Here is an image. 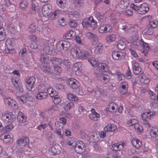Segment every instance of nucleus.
Here are the masks:
<instances>
[{
    "label": "nucleus",
    "instance_id": "nucleus-28",
    "mask_svg": "<svg viewBox=\"0 0 158 158\" xmlns=\"http://www.w3.org/2000/svg\"><path fill=\"white\" fill-rule=\"evenodd\" d=\"M131 143L133 146L136 149L140 148L142 145L141 142L138 139L134 138L131 140Z\"/></svg>",
    "mask_w": 158,
    "mask_h": 158
},
{
    "label": "nucleus",
    "instance_id": "nucleus-10",
    "mask_svg": "<svg viewBox=\"0 0 158 158\" xmlns=\"http://www.w3.org/2000/svg\"><path fill=\"white\" fill-rule=\"evenodd\" d=\"M117 127L114 124H108L104 128V131H102L99 134L101 138H104L106 135L107 132L110 131H114L116 129Z\"/></svg>",
    "mask_w": 158,
    "mask_h": 158
},
{
    "label": "nucleus",
    "instance_id": "nucleus-64",
    "mask_svg": "<svg viewBox=\"0 0 158 158\" xmlns=\"http://www.w3.org/2000/svg\"><path fill=\"white\" fill-rule=\"evenodd\" d=\"M69 25L71 28L76 27L78 25L77 23L75 21V20H71L69 23Z\"/></svg>",
    "mask_w": 158,
    "mask_h": 158
},
{
    "label": "nucleus",
    "instance_id": "nucleus-4",
    "mask_svg": "<svg viewBox=\"0 0 158 158\" xmlns=\"http://www.w3.org/2000/svg\"><path fill=\"white\" fill-rule=\"evenodd\" d=\"M130 7L140 14L146 13L149 10L148 5L146 3H143L139 6L131 4L130 5Z\"/></svg>",
    "mask_w": 158,
    "mask_h": 158
},
{
    "label": "nucleus",
    "instance_id": "nucleus-6",
    "mask_svg": "<svg viewBox=\"0 0 158 158\" xmlns=\"http://www.w3.org/2000/svg\"><path fill=\"white\" fill-rule=\"evenodd\" d=\"M2 120L6 123H11L15 119V116L13 113L8 111H5L2 113V115H0Z\"/></svg>",
    "mask_w": 158,
    "mask_h": 158
},
{
    "label": "nucleus",
    "instance_id": "nucleus-31",
    "mask_svg": "<svg viewBox=\"0 0 158 158\" xmlns=\"http://www.w3.org/2000/svg\"><path fill=\"white\" fill-rule=\"evenodd\" d=\"M103 50V44L101 42H99L94 49V52L96 54H101Z\"/></svg>",
    "mask_w": 158,
    "mask_h": 158
},
{
    "label": "nucleus",
    "instance_id": "nucleus-30",
    "mask_svg": "<svg viewBox=\"0 0 158 158\" xmlns=\"http://www.w3.org/2000/svg\"><path fill=\"white\" fill-rule=\"evenodd\" d=\"M6 45L8 49V52L10 53H13L15 51L13 49V44L10 39H8L6 40Z\"/></svg>",
    "mask_w": 158,
    "mask_h": 158
},
{
    "label": "nucleus",
    "instance_id": "nucleus-58",
    "mask_svg": "<svg viewBox=\"0 0 158 158\" xmlns=\"http://www.w3.org/2000/svg\"><path fill=\"white\" fill-rule=\"evenodd\" d=\"M40 119L41 123L37 127V129L39 130H41L42 129H45L46 128L48 125V124L46 123H43L44 122H42L40 118Z\"/></svg>",
    "mask_w": 158,
    "mask_h": 158
},
{
    "label": "nucleus",
    "instance_id": "nucleus-49",
    "mask_svg": "<svg viewBox=\"0 0 158 158\" xmlns=\"http://www.w3.org/2000/svg\"><path fill=\"white\" fill-rule=\"evenodd\" d=\"M153 28L148 25V28L143 31V33L148 35H151L153 33Z\"/></svg>",
    "mask_w": 158,
    "mask_h": 158
},
{
    "label": "nucleus",
    "instance_id": "nucleus-34",
    "mask_svg": "<svg viewBox=\"0 0 158 158\" xmlns=\"http://www.w3.org/2000/svg\"><path fill=\"white\" fill-rule=\"evenodd\" d=\"M29 95L26 94L24 95L17 97V100L19 102L22 104L27 102L29 98Z\"/></svg>",
    "mask_w": 158,
    "mask_h": 158
},
{
    "label": "nucleus",
    "instance_id": "nucleus-53",
    "mask_svg": "<svg viewBox=\"0 0 158 158\" xmlns=\"http://www.w3.org/2000/svg\"><path fill=\"white\" fill-rule=\"evenodd\" d=\"M51 60L52 63L54 64H61L62 63L61 60L59 58H52Z\"/></svg>",
    "mask_w": 158,
    "mask_h": 158
},
{
    "label": "nucleus",
    "instance_id": "nucleus-24",
    "mask_svg": "<svg viewBox=\"0 0 158 158\" xmlns=\"http://www.w3.org/2000/svg\"><path fill=\"white\" fill-rule=\"evenodd\" d=\"M132 68L133 73L135 75L139 74L141 70L138 63L135 61L132 62Z\"/></svg>",
    "mask_w": 158,
    "mask_h": 158
},
{
    "label": "nucleus",
    "instance_id": "nucleus-43",
    "mask_svg": "<svg viewBox=\"0 0 158 158\" xmlns=\"http://www.w3.org/2000/svg\"><path fill=\"white\" fill-rule=\"evenodd\" d=\"M116 39V35L114 34L109 35L106 36V41L108 43H110L114 41Z\"/></svg>",
    "mask_w": 158,
    "mask_h": 158
},
{
    "label": "nucleus",
    "instance_id": "nucleus-44",
    "mask_svg": "<svg viewBox=\"0 0 158 158\" xmlns=\"http://www.w3.org/2000/svg\"><path fill=\"white\" fill-rule=\"evenodd\" d=\"M47 92L50 96L52 97L57 94V92L52 87H50L47 89Z\"/></svg>",
    "mask_w": 158,
    "mask_h": 158
},
{
    "label": "nucleus",
    "instance_id": "nucleus-57",
    "mask_svg": "<svg viewBox=\"0 0 158 158\" xmlns=\"http://www.w3.org/2000/svg\"><path fill=\"white\" fill-rule=\"evenodd\" d=\"M158 24V22L157 20L153 19L150 21L148 25L154 28L156 27Z\"/></svg>",
    "mask_w": 158,
    "mask_h": 158
},
{
    "label": "nucleus",
    "instance_id": "nucleus-9",
    "mask_svg": "<svg viewBox=\"0 0 158 158\" xmlns=\"http://www.w3.org/2000/svg\"><path fill=\"white\" fill-rule=\"evenodd\" d=\"M12 84L20 93L23 92L22 84L20 83L19 78L18 77H13L11 78Z\"/></svg>",
    "mask_w": 158,
    "mask_h": 158
},
{
    "label": "nucleus",
    "instance_id": "nucleus-29",
    "mask_svg": "<svg viewBox=\"0 0 158 158\" xmlns=\"http://www.w3.org/2000/svg\"><path fill=\"white\" fill-rule=\"evenodd\" d=\"M61 13V10L57 9L55 10L53 12L50 13L48 17L50 20H54L56 18L57 16H58Z\"/></svg>",
    "mask_w": 158,
    "mask_h": 158
},
{
    "label": "nucleus",
    "instance_id": "nucleus-14",
    "mask_svg": "<svg viewBox=\"0 0 158 158\" xmlns=\"http://www.w3.org/2000/svg\"><path fill=\"white\" fill-rule=\"evenodd\" d=\"M4 102L6 106L12 107L15 109L18 108L16 102L10 98H5L4 99Z\"/></svg>",
    "mask_w": 158,
    "mask_h": 158
},
{
    "label": "nucleus",
    "instance_id": "nucleus-55",
    "mask_svg": "<svg viewBox=\"0 0 158 158\" xmlns=\"http://www.w3.org/2000/svg\"><path fill=\"white\" fill-rule=\"evenodd\" d=\"M62 44L63 47V50H67L70 46V43L68 41H62Z\"/></svg>",
    "mask_w": 158,
    "mask_h": 158
},
{
    "label": "nucleus",
    "instance_id": "nucleus-63",
    "mask_svg": "<svg viewBox=\"0 0 158 158\" xmlns=\"http://www.w3.org/2000/svg\"><path fill=\"white\" fill-rule=\"evenodd\" d=\"M54 133L56 135L57 137L59 139H63V135L61 133V130L58 129L54 131Z\"/></svg>",
    "mask_w": 158,
    "mask_h": 158
},
{
    "label": "nucleus",
    "instance_id": "nucleus-3",
    "mask_svg": "<svg viewBox=\"0 0 158 158\" xmlns=\"http://www.w3.org/2000/svg\"><path fill=\"white\" fill-rule=\"evenodd\" d=\"M58 107L56 106H53L49 108L47 111L41 112L40 114V118L42 122H48L50 118L49 115L53 114L55 111L58 110Z\"/></svg>",
    "mask_w": 158,
    "mask_h": 158
},
{
    "label": "nucleus",
    "instance_id": "nucleus-17",
    "mask_svg": "<svg viewBox=\"0 0 158 158\" xmlns=\"http://www.w3.org/2000/svg\"><path fill=\"white\" fill-rule=\"evenodd\" d=\"M52 6L50 4L43 5L42 8V12L43 15L45 16H48L51 13Z\"/></svg>",
    "mask_w": 158,
    "mask_h": 158
},
{
    "label": "nucleus",
    "instance_id": "nucleus-15",
    "mask_svg": "<svg viewBox=\"0 0 158 158\" xmlns=\"http://www.w3.org/2000/svg\"><path fill=\"white\" fill-rule=\"evenodd\" d=\"M67 84L69 87L73 89L78 88L80 85L78 81L73 78L68 79L67 81Z\"/></svg>",
    "mask_w": 158,
    "mask_h": 158
},
{
    "label": "nucleus",
    "instance_id": "nucleus-21",
    "mask_svg": "<svg viewBox=\"0 0 158 158\" xmlns=\"http://www.w3.org/2000/svg\"><path fill=\"white\" fill-rule=\"evenodd\" d=\"M49 150L52 155L58 154L60 153L61 147L59 144L55 145L52 146Z\"/></svg>",
    "mask_w": 158,
    "mask_h": 158
},
{
    "label": "nucleus",
    "instance_id": "nucleus-50",
    "mask_svg": "<svg viewBox=\"0 0 158 158\" xmlns=\"http://www.w3.org/2000/svg\"><path fill=\"white\" fill-rule=\"evenodd\" d=\"M142 47L144 49V50L143 51V52L144 54V55H146L147 53L148 52L150 49L149 47L148 44L144 42L143 44Z\"/></svg>",
    "mask_w": 158,
    "mask_h": 158
},
{
    "label": "nucleus",
    "instance_id": "nucleus-62",
    "mask_svg": "<svg viewBox=\"0 0 158 158\" xmlns=\"http://www.w3.org/2000/svg\"><path fill=\"white\" fill-rule=\"evenodd\" d=\"M117 46L118 49L120 50H123L126 47V45L124 42L120 41L118 44Z\"/></svg>",
    "mask_w": 158,
    "mask_h": 158
},
{
    "label": "nucleus",
    "instance_id": "nucleus-41",
    "mask_svg": "<svg viewBox=\"0 0 158 158\" xmlns=\"http://www.w3.org/2000/svg\"><path fill=\"white\" fill-rule=\"evenodd\" d=\"M40 60L42 64H48L49 62L48 57L44 54L41 55Z\"/></svg>",
    "mask_w": 158,
    "mask_h": 158
},
{
    "label": "nucleus",
    "instance_id": "nucleus-25",
    "mask_svg": "<svg viewBox=\"0 0 158 158\" xmlns=\"http://www.w3.org/2000/svg\"><path fill=\"white\" fill-rule=\"evenodd\" d=\"M118 108V106L117 104L114 102H111L109 103L108 107L106 108V110L113 113H115L117 111Z\"/></svg>",
    "mask_w": 158,
    "mask_h": 158
},
{
    "label": "nucleus",
    "instance_id": "nucleus-1",
    "mask_svg": "<svg viewBox=\"0 0 158 158\" xmlns=\"http://www.w3.org/2000/svg\"><path fill=\"white\" fill-rule=\"evenodd\" d=\"M70 54L74 58L80 60L86 59L91 54L90 52L88 50L80 49L77 47L73 48L71 49Z\"/></svg>",
    "mask_w": 158,
    "mask_h": 158
},
{
    "label": "nucleus",
    "instance_id": "nucleus-59",
    "mask_svg": "<svg viewBox=\"0 0 158 158\" xmlns=\"http://www.w3.org/2000/svg\"><path fill=\"white\" fill-rule=\"evenodd\" d=\"M52 97L54 98L53 99V100L54 103L55 104H58L61 101V98L57 94L55 96Z\"/></svg>",
    "mask_w": 158,
    "mask_h": 158
},
{
    "label": "nucleus",
    "instance_id": "nucleus-36",
    "mask_svg": "<svg viewBox=\"0 0 158 158\" xmlns=\"http://www.w3.org/2000/svg\"><path fill=\"white\" fill-rule=\"evenodd\" d=\"M17 119L18 121L21 123H23L26 121V118L21 112L18 113Z\"/></svg>",
    "mask_w": 158,
    "mask_h": 158
},
{
    "label": "nucleus",
    "instance_id": "nucleus-42",
    "mask_svg": "<svg viewBox=\"0 0 158 158\" xmlns=\"http://www.w3.org/2000/svg\"><path fill=\"white\" fill-rule=\"evenodd\" d=\"M41 69L43 72L46 73H50L52 71L51 68L48 64H42Z\"/></svg>",
    "mask_w": 158,
    "mask_h": 158
},
{
    "label": "nucleus",
    "instance_id": "nucleus-51",
    "mask_svg": "<svg viewBox=\"0 0 158 158\" xmlns=\"http://www.w3.org/2000/svg\"><path fill=\"white\" fill-rule=\"evenodd\" d=\"M135 131L137 133H140L143 131L142 127L139 124V123L136 124L134 126Z\"/></svg>",
    "mask_w": 158,
    "mask_h": 158
},
{
    "label": "nucleus",
    "instance_id": "nucleus-61",
    "mask_svg": "<svg viewBox=\"0 0 158 158\" xmlns=\"http://www.w3.org/2000/svg\"><path fill=\"white\" fill-rule=\"evenodd\" d=\"M74 104L73 102H72L67 103L64 108L65 111H68L71 108L74 106Z\"/></svg>",
    "mask_w": 158,
    "mask_h": 158
},
{
    "label": "nucleus",
    "instance_id": "nucleus-7",
    "mask_svg": "<svg viewBox=\"0 0 158 158\" xmlns=\"http://www.w3.org/2000/svg\"><path fill=\"white\" fill-rule=\"evenodd\" d=\"M97 24V22L94 20L92 16H89L88 18L83 19L82 23V25L84 28L91 27L94 28L96 27Z\"/></svg>",
    "mask_w": 158,
    "mask_h": 158
},
{
    "label": "nucleus",
    "instance_id": "nucleus-18",
    "mask_svg": "<svg viewBox=\"0 0 158 158\" xmlns=\"http://www.w3.org/2000/svg\"><path fill=\"white\" fill-rule=\"evenodd\" d=\"M128 87V83L127 81H124L120 83L119 86L120 93L122 94H126L127 92Z\"/></svg>",
    "mask_w": 158,
    "mask_h": 158
},
{
    "label": "nucleus",
    "instance_id": "nucleus-5",
    "mask_svg": "<svg viewBox=\"0 0 158 158\" xmlns=\"http://www.w3.org/2000/svg\"><path fill=\"white\" fill-rule=\"evenodd\" d=\"M29 142V139L27 137H22L17 140L16 143L20 148L19 150L17 152L18 155H20L23 152L27 151L26 146Z\"/></svg>",
    "mask_w": 158,
    "mask_h": 158
},
{
    "label": "nucleus",
    "instance_id": "nucleus-56",
    "mask_svg": "<svg viewBox=\"0 0 158 158\" xmlns=\"http://www.w3.org/2000/svg\"><path fill=\"white\" fill-rule=\"evenodd\" d=\"M63 47L62 41H59L56 44V48L58 51H60L63 50Z\"/></svg>",
    "mask_w": 158,
    "mask_h": 158
},
{
    "label": "nucleus",
    "instance_id": "nucleus-32",
    "mask_svg": "<svg viewBox=\"0 0 158 158\" xmlns=\"http://www.w3.org/2000/svg\"><path fill=\"white\" fill-rule=\"evenodd\" d=\"M91 111L92 114L89 115L90 118L94 121H97L98 118H99L100 114L96 112L95 110L93 108L91 110Z\"/></svg>",
    "mask_w": 158,
    "mask_h": 158
},
{
    "label": "nucleus",
    "instance_id": "nucleus-46",
    "mask_svg": "<svg viewBox=\"0 0 158 158\" xmlns=\"http://www.w3.org/2000/svg\"><path fill=\"white\" fill-rule=\"evenodd\" d=\"M28 3L27 0H22L19 4V7L22 10H25L27 8Z\"/></svg>",
    "mask_w": 158,
    "mask_h": 158
},
{
    "label": "nucleus",
    "instance_id": "nucleus-16",
    "mask_svg": "<svg viewBox=\"0 0 158 158\" xmlns=\"http://www.w3.org/2000/svg\"><path fill=\"white\" fill-rule=\"evenodd\" d=\"M111 56L114 60H120L124 59L125 54L121 51H115L112 52Z\"/></svg>",
    "mask_w": 158,
    "mask_h": 158
},
{
    "label": "nucleus",
    "instance_id": "nucleus-27",
    "mask_svg": "<svg viewBox=\"0 0 158 158\" xmlns=\"http://www.w3.org/2000/svg\"><path fill=\"white\" fill-rule=\"evenodd\" d=\"M1 139L3 140V142L5 143H11L13 141V138L9 134H6L0 136Z\"/></svg>",
    "mask_w": 158,
    "mask_h": 158
},
{
    "label": "nucleus",
    "instance_id": "nucleus-48",
    "mask_svg": "<svg viewBox=\"0 0 158 158\" xmlns=\"http://www.w3.org/2000/svg\"><path fill=\"white\" fill-rule=\"evenodd\" d=\"M6 37V31L3 28L0 29V41H2L5 39Z\"/></svg>",
    "mask_w": 158,
    "mask_h": 158
},
{
    "label": "nucleus",
    "instance_id": "nucleus-2",
    "mask_svg": "<svg viewBox=\"0 0 158 158\" xmlns=\"http://www.w3.org/2000/svg\"><path fill=\"white\" fill-rule=\"evenodd\" d=\"M156 112L154 111L148 110L143 112L141 114V123L144 124L147 128L150 127L151 125L147 119L150 120L152 118L155 116Z\"/></svg>",
    "mask_w": 158,
    "mask_h": 158
},
{
    "label": "nucleus",
    "instance_id": "nucleus-12",
    "mask_svg": "<svg viewBox=\"0 0 158 158\" xmlns=\"http://www.w3.org/2000/svg\"><path fill=\"white\" fill-rule=\"evenodd\" d=\"M53 45L54 42L53 40H49L46 41L43 48L44 52L48 54L52 53Z\"/></svg>",
    "mask_w": 158,
    "mask_h": 158
},
{
    "label": "nucleus",
    "instance_id": "nucleus-60",
    "mask_svg": "<svg viewBox=\"0 0 158 158\" xmlns=\"http://www.w3.org/2000/svg\"><path fill=\"white\" fill-rule=\"evenodd\" d=\"M58 24L60 26L63 27L66 25V20L64 18H62L58 19Z\"/></svg>",
    "mask_w": 158,
    "mask_h": 158
},
{
    "label": "nucleus",
    "instance_id": "nucleus-11",
    "mask_svg": "<svg viewBox=\"0 0 158 158\" xmlns=\"http://www.w3.org/2000/svg\"><path fill=\"white\" fill-rule=\"evenodd\" d=\"M36 81L35 77L34 76H31L27 77L25 80L26 83V87L27 89L29 91H31L34 86Z\"/></svg>",
    "mask_w": 158,
    "mask_h": 158
},
{
    "label": "nucleus",
    "instance_id": "nucleus-19",
    "mask_svg": "<svg viewBox=\"0 0 158 158\" xmlns=\"http://www.w3.org/2000/svg\"><path fill=\"white\" fill-rule=\"evenodd\" d=\"M125 145L124 142L121 143H117L112 144L110 146L111 149L113 151H118L122 149Z\"/></svg>",
    "mask_w": 158,
    "mask_h": 158
},
{
    "label": "nucleus",
    "instance_id": "nucleus-39",
    "mask_svg": "<svg viewBox=\"0 0 158 158\" xmlns=\"http://www.w3.org/2000/svg\"><path fill=\"white\" fill-rule=\"evenodd\" d=\"M76 35L75 31L70 30L68 31L65 35V38L66 39H70L73 38Z\"/></svg>",
    "mask_w": 158,
    "mask_h": 158
},
{
    "label": "nucleus",
    "instance_id": "nucleus-23",
    "mask_svg": "<svg viewBox=\"0 0 158 158\" xmlns=\"http://www.w3.org/2000/svg\"><path fill=\"white\" fill-rule=\"evenodd\" d=\"M95 73L96 74H98L97 75V77H98L99 79L102 81L106 82L110 80V77L109 76L102 73L99 74L98 73V70H96Z\"/></svg>",
    "mask_w": 158,
    "mask_h": 158
},
{
    "label": "nucleus",
    "instance_id": "nucleus-13",
    "mask_svg": "<svg viewBox=\"0 0 158 158\" xmlns=\"http://www.w3.org/2000/svg\"><path fill=\"white\" fill-rule=\"evenodd\" d=\"M112 27L108 24H102L99 25L98 28V32L102 34L110 32L112 31Z\"/></svg>",
    "mask_w": 158,
    "mask_h": 158
},
{
    "label": "nucleus",
    "instance_id": "nucleus-40",
    "mask_svg": "<svg viewBox=\"0 0 158 158\" xmlns=\"http://www.w3.org/2000/svg\"><path fill=\"white\" fill-rule=\"evenodd\" d=\"M66 0H56V4L59 7L63 9L65 8L67 6Z\"/></svg>",
    "mask_w": 158,
    "mask_h": 158
},
{
    "label": "nucleus",
    "instance_id": "nucleus-33",
    "mask_svg": "<svg viewBox=\"0 0 158 158\" xmlns=\"http://www.w3.org/2000/svg\"><path fill=\"white\" fill-rule=\"evenodd\" d=\"M98 69L99 70V72H107L109 70V69L106 64L103 63L99 64Z\"/></svg>",
    "mask_w": 158,
    "mask_h": 158
},
{
    "label": "nucleus",
    "instance_id": "nucleus-52",
    "mask_svg": "<svg viewBox=\"0 0 158 158\" xmlns=\"http://www.w3.org/2000/svg\"><path fill=\"white\" fill-rule=\"evenodd\" d=\"M138 123L139 121L136 119H132L128 120L127 122V124L131 126L133 125L135 126L136 124Z\"/></svg>",
    "mask_w": 158,
    "mask_h": 158
},
{
    "label": "nucleus",
    "instance_id": "nucleus-38",
    "mask_svg": "<svg viewBox=\"0 0 158 158\" xmlns=\"http://www.w3.org/2000/svg\"><path fill=\"white\" fill-rule=\"evenodd\" d=\"M67 99L71 101L77 102L79 100L78 98L76 95L71 93L66 95Z\"/></svg>",
    "mask_w": 158,
    "mask_h": 158
},
{
    "label": "nucleus",
    "instance_id": "nucleus-26",
    "mask_svg": "<svg viewBox=\"0 0 158 158\" xmlns=\"http://www.w3.org/2000/svg\"><path fill=\"white\" fill-rule=\"evenodd\" d=\"M138 78L139 82L142 84H148L150 81L149 78L143 73H141L138 76Z\"/></svg>",
    "mask_w": 158,
    "mask_h": 158
},
{
    "label": "nucleus",
    "instance_id": "nucleus-45",
    "mask_svg": "<svg viewBox=\"0 0 158 158\" xmlns=\"http://www.w3.org/2000/svg\"><path fill=\"white\" fill-rule=\"evenodd\" d=\"M48 94L46 92H42L37 94L36 98L38 99L41 100L46 98Z\"/></svg>",
    "mask_w": 158,
    "mask_h": 158
},
{
    "label": "nucleus",
    "instance_id": "nucleus-20",
    "mask_svg": "<svg viewBox=\"0 0 158 158\" xmlns=\"http://www.w3.org/2000/svg\"><path fill=\"white\" fill-rule=\"evenodd\" d=\"M64 12L65 14H68L70 19H73L74 20L78 19L81 15L80 13L77 11H73L69 12L66 11Z\"/></svg>",
    "mask_w": 158,
    "mask_h": 158
},
{
    "label": "nucleus",
    "instance_id": "nucleus-35",
    "mask_svg": "<svg viewBox=\"0 0 158 158\" xmlns=\"http://www.w3.org/2000/svg\"><path fill=\"white\" fill-rule=\"evenodd\" d=\"M150 135L152 138L158 136V128L156 126L152 127L150 131Z\"/></svg>",
    "mask_w": 158,
    "mask_h": 158
},
{
    "label": "nucleus",
    "instance_id": "nucleus-22",
    "mask_svg": "<svg viewBox=\"0 0 158 158\" xmlns=\"http://www.w3.org/2000/svg\"><path fill=\"white\" fill-rule=\"evenodd\" d=\"M82 64L80 62L75 63L73 65V69L77 76H81V75Z\"/></svg>",
    "mask_w": 158,
    "mask_h": 158
},
{
    "label": "nucleus",
    "instance_id": "nucleus-54",
    "mask_svg": "<svg viewBox=\"0 0 158 158\" xmlns=\"http://www.w3.org/2000/svg\"><path fill=\"white\" fill-rule=\"evenodd\" d=\"M88 61L92 66L95 67H98L99 64L100 63L97 61L96 60L93 58L88 59Z\"/></svg>",
    "mask_w": 158,
    "mask_h": 158
},
{
    "label": "nucleus",
    "instance_id": "nucleus-37",
    "mask_svg": "<svg viewBox=\"0 0 158 158\" xmlns=\"http://www.w3.org/2000/svg\"><path fill=\"white\" fill-rule=\"evenodd\" d=\"M129 0H121L119 2V6L121 8L125 9L129 6Z\"/></svg>",
    "mask_w": 158,
    "mask_h": 158
},
{
    "label": "nucleus",
    "instance_id": "nucleus-8",
    "mask_svg": "<svg viewBox=\"0 0 158 158\" xmlns=\"http://www.w3.org/2000/svg\"><path fill=\"white\" fill-rule=\"evenodd\" d=\"M73 148L77 153H81L85 150V144L83 142L78 140L76 142L75 145L73 146Z\"/></svg>",
    "mask_w": 158,
    "mask_h": 158
},
{
    "label": "nucleus",
    "instance_id": "nucleus-47",
    "mask_svg": "<svg viewBox=\"0 0 158 158\" xmlns=\"http://www.w3.org/2000/svg\"><path fill=\"white\" fill-rule=\"evenodd\" d=\"M76 141L74 138L73 137H69L67 140V143L69 146H72L73 148V146L74 145L76 144Z\"/></svg>",
    "mask_w": 158,
    "mask_h": 158
}]
</instances>
